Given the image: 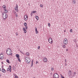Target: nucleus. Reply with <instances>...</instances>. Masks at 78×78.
Here are the masks:
<instances>
[{"instance_id":"f257e3e1","label":"nucleus","mask_w":78,"mask_h":78,"mask_svg":"<svg viewBox=\"0 0 78 78\" xmlns=\"http://www.w3.org/2000/svg\"><path fill=\"white\" fill-rule=\"evenodd\" d=\"M6 53L8 55H11L12 56V51L11 49L10 48H8L6 50Z\"/></svg>"},{"instance_id":"f03ea898","label":"nucleus","mask_w":78,"mask_h":78,"mask_svg":"<svg viewBox=\"0 0 78 78\" xmlns=\"http://www.w3.org/2000/svg\"><path fill=\"white\" fill-rule=\"evenodd\" d=\"M25 61L27 64H30V62H31L30 58L28 57H27L25 58Z\"/></svg>"},{"instance_id":"7ed1b4c3","label":"nucleus","mask_w":78,"mask_h":78,"mask_svg":"<svg viewBox=\"0 0 78 78\" xmlns=\"http://www.w3.org/2000/svg\"><path fill=\"white\" fill-rule=\"evenodd\" d=\"M68 74L70 77L71 78H73V76H72V71H71V70L69 71Z\"/></svg>"},{"instance_id":"20e7f679","label":"nucleus","mask_w":78,"mask_h":78,"mask_svg":"<svg viewBox=\"0 0 78 78\" xmlns=\"http://www.w3.org/2000/svg\"><path fill=\"white\" fill-rule=\"evenodd\" d=\"M68 43V40L67 38H65L63 41V44L65 45H67Z\"/></svg>"},{"instance_id":"39448f33","label":"nucleus","mask_w":78,"mask_h":78,"mask_svg":"<svg viewBox=\"0 0 78 78\" xmlns=\"http://www.w3.org/2000/svg\"><path fill=\"white\" fill-rule=\"evenodd\" d=\"M53 78H59V75L57 73H55L53 76Z\"/></svg>"},{"instance_id":"423d86ee","label":"nucleus","mask_w":78,"mask_h":78,"mask_svg":"<svg viewBox=\"0 0 78 78\" xmlns=\"http://www.w3.org/2000/svg\"><path fill=\"white\" fill-rule=\"evenodd\" d=\"M48 42L50 44H52V43H53V40H52V38H49Z\"/></svg>"},{"instance_id":"0eeeda50","label":"nucleus","mask_w":78,"mask_h":78,"mask_svg":"<svg viewBox=\"0 0 78 78\" xmlns=\"http://www.w3.org/2000/svg\"><path fill=\"white\" fill-rule=\"evenodd\" d=\"M28 15H26L24 16V19H25V20L27 21L28 19Z\"/></svg>"},{"instance_id":"6e6552de","label":"nucleus","mask_w":78,"mask_h":78,"mask_svg":"<svg viewBox=\"0 0 78 78\" xmlns=\"http://www.w3.org/2000/svg\"><path fill=\"white\" fill-rule=\"evenodd\" d=\"M8 17V16L7 15H5L4 16H3V19H4V20H5L6 19H7V17Z\"/></svg>"},{"instance_id":"1a4fd4ad","label":"nucleus","mask_w":78,"mask_h":78,"mask_svg":"<svg viewBox=\"0 0 78 78\" xmlns=\"http://www.w3.org/2000/svg\"><path fill=\"white\" fill-rule=\"evenodd\" d=\"M0 59H3V55L2 54H1L0 55Z\"/></svg>"},{"instance_id":"9d476101","label":"nucleus","mask_w":78,"mask_h":78,"mask_svg":"<svg viewBox=\"0 0 78 78\" xmlns=\"http://www.w3.org/2000/svg\"><path fill=\"white\" fill-rule=\"evenodd\" d=\"M23 31H24V32L25 33H27V30H26L25 29V27H23Z\"/></svg>"},{"instance_id":"9b49d317","label":"nucleus","mask_w":78,"mask_h":78,"mask_svg":"<svg viewBox=\"0 0 78 78\" xmlns=\"http://www.w3.org/2000/svg\"><path fill=\"white\" fill-rule=\"evenodd\" d=\"M44 62H47V58H44Z\"/></svg>"},{"instance_id":"f8f14e48","label":"nucleus","mask_w":78,"mask_h":78,"mask_svg":"<svg viewBox=\"0 0 78 78\" xmlns=\"http://www.w3.org/2000/svg\"><path fill=\"white\" fill-rule=\"evenodd\" d=\"M2 72H3V73H6V70H5L4 69H2Z\"/></svg>"},{"instance_id":"ddd939ff","label":"nucleus","mask_w":78,"mask_h":78,"mask_svg":"<svg viewBox=\"0 0 78 78\" xmlns=\"http://www.w3.org/2000/svg\"><path fill=\"white\" fill-rule=\"evenodd\" d=\"M16 57L17 58H20V56H19V54H16Z\"/></svg>"},{"instance_id":"4468645a","label":"nucleus","mask_w":78,"mask_h":78,"mask_svg":"<svg viewBox=\"0 0 78 78\" xmlns=\"http://www.w3.org/2000/svg\"><path fill=\"white\" fill-rule=\"evenodd\" d=\"M76 72H74V74L73 75V77H75V75H76Z\"/></svg>"},{"instance_id":"2eb2a0df","label":"nucleus","mask_w":78,"mask_h":78,"mask_svg":"<svg viewBox=\"0 0 78 78\" xmlns=\"http://www.w3.org/2000/svg\"><path fill=\"white\" fill-rule=\"evenodd\" d=\"M31 62L32 63H31V66L30 67H33V60L31 61Z\"/></svg>"},{"instance_id":"dca6fc26","label":"nucleus","mask_w":78,"mask_h":78,"mask_svg":"<svg viewBox=\"0 0 78 78\" xmlns=\"http://www.w3.org/2000/svg\"><path fill=\"white\" fill-rule=\"evenodd\" d=\"M2 15L3 17V16H5V15H6V13L5 12L2 13Z\"/></svg>"},{"instance_id":"f3484780","label":"nucleus","mask_w":78,"mask_h":78,"mask_svg":"<svg viewBox=\"0 0 78 78\" xmlns=\"http://www.w3.org/2000/svg\"><path fill=\"white\" fill-rule=\"evenodd\" d=\"M35 31L36 34H37V33H38V31H37V28L36 27H35Z\"/></svg>"},{"instance_id":"a211bd4d","label":"nucleus","mask_w":78,"mask_h":78,"mask_svg":"<svg viewBox=\"0 0 78 78\" xmlns=\"http://www.w3.org/2000/svg\"><path fill=\"white\" fill-rule=\"evenodd\" d=\"M15 9L16 11V12H18L19 11V10L18 9H17L16 7H15L14 8Z\"/></svg>"},{"instance_id":"6ab92c4d","label":"nucleus","mask_w":78,"mask_h":78,"mask_svg":"<svg viewBox=\"0 0 78 78\" xmlns=\"http://www.w3.org/2000/svg\"><path fill=\"white\" fill-rule=\"evenodd\" d=\"M35 18H36V19H37V20H39V17H38V16H35Z\"/></svg>"},{"instance_id":"aec40b11","label":"nucleus","mask_w":78,"mask_h":78,"mask_svg":"<svg viewBox=\"0 0 78 78\" xmlns=\"http://www.w3.org/2000/svg\"><path fill=\"white\" fill-rule=\"evenodd\" d=\"M3 8H4V9H6V6H5V5H4L3 6Z\"/></svg>"},{"instance_id":"412c9836","label":"nucleus","mask_w":78,"mask_h":78,"mask_svg":"<svg viewBox=\"0 0 78 78\" xmlns=\"http://www.w3.org/2000/svg\"><path fill=\"white\" fill-rule=\"evenodd\" d=\"M6 61V62H7L9 64H10L9 60L8 59H7Z\"/></svg>"},{"instance_id":"4be33fe9","label":"nucleus","mask_w":78,"mask_h":78,"mask_svg":"<svg viewBox=\"0 0 78 78\" xmlns=\"http://www.w3.org/2000/svg\"><path fill=\"white\" fill-rule=\"evenodd\" d=\"M26 55H27V56H29V55H30V54H29V53L28 52H27L26 53Z\"/></svg>"},{"instance_id":"5701e85b","label":"nucleus","mask_w":78,"mask_h":78,"mask_svg":"<svg viewBox=\"0 0 78 78\" xmlns=\"http://www.w3.org/2000/svg\"><path fill=\"white\" fill-rule=\"evenodd\" d=\"M13 14H16V11L13 10Z\"/></svg>"},{"instance_id":"b1692460","label":"nucleus","mask_w":78,"mask_h":78,"mask_svg":"<svg viewBox=\"0 0 78 78\" xmlns=\"http://www.w3.org/2000/svg\"><path fill=\"white\" fill-rule=\"evenodd\" d=\"M5 13H7L8 12V10H5Z\"/></svg>"},{"instance_id":"393cba45","label":"nucleus","mask_w":78,"mask_h":78,"mask_svg":"<svg viewBox=\"0 0 78 78\" xmlns=\"http://www.w3.org/2000/svg\"><path fill=\"white\" fill-rule=\"evenodd\" d=\"M13 69L14 71H16V68L15 67H13Z\"/></svg>"},{"instance_id":"a878e982","label":"nucleus","mask_w":78,"mask_h":78,"mask_svg":"<svg viewBox=\"0 0 78 78\" xmlns=\"http://www.w3.org/2000/svg\"><path fill=\"white\" fill-rule=\"evenodd\" d=\"M17 59H18V60L19 62H20L21 61L20 60V58H18Z\"/></svg>"},{"instance_id":"bb28decb","label":"nucleus","mask_w":78,"mask_h":78,"mask_svg":"<svg viewBox=\"0 0 78 78\" xmlns=\"http://www.w3.org/2000/svg\"><path fill=\"white\" fill-rule=\"evenodd\" d=\"M24 26H25V27H26V26H27V23H24Z\"/></svg>"},{"instance_id":"cd10ccee","label":"nucleus","mask_w":78,"mask_h":78,"mask_svg":"<svg viewBox=\"0 0 78 78\" xmlns=\"http://www.w3.org/2000/svg\"><path fill=\"white\" fill-rule=\"evenodd\" d=\"M62 47L64 48H66V46L65 45H63L62 46Z\"/></svg>"},{"instance_id":"c85d7f7f","label":"nucleus","mask_w":78,"mask_h":78,"mask_svg":"<svg viewBox=\"0 0 78 78\" xmlns=\"http://www.w3.org/2000/svg\"><path fill=\"white\" fill-rule=\"evenodd\" d=\"M16 9H18V5H17V4H16Z\"/></svg>"},{"instance_id":"c756f323","label":"nucleus","mask_w":78,"mask_h":78,"mask_svg":"<svg viewBox=\"0 0 78 78\" xmlns=\"http://www.w3.org/2000/svg\"><path fill=\"white\" fill-rule=\"evenodd\" d=\"M40 7H41V8H43V5L42 4H41L40 5Z\"/></svg>"},{"instance_id":"7c9ffc66","label":"nucleus","mask_w":78,"mask_h":78,"mask_svg":"<svg viewBox=\"0 0 78 78\" xmlns=\"http://www.w3.org/2000/svg\"><path fill=\"white\" fill-rule=\"evenodd\" d=\"M33 12H31L30 14V16H33Z\"/></svg>"},{"instance_id":"2f4dec72","label":"nucleus","mask_w":78,"mask_h":78,"mask_svg":"<svg viewBox=\"0 0 78 78\" xmlns=\"http://www.w3.org/2000/svg\"><path fill=\"white\" fill-rule=\"evenodd\" d=\"M72 3H73V4H75V1H73V2Z\"/></svg>"},{"instance_id":"473e14b6","label":"nucleus","mask_w":78,"mask_h":78,"mask_svg":"<svg viewBox=\"0 0 78 78\" xmlns=\"http://www.w3.org/2000/svg\"><path fill=\"white\" fill-rule=\"evenodd\" d=\"M15 16L16 17H17L18 16V15H17V14H15Z\"/></svg>"},{"instance_id":"72a5a7b5","label":"nucleus","mask_w":78,"mask_h":78,"mask_svg":"<svg viewBox=\"0 0 78 78\" xmlns=\"http://www.w3.org/2000/svg\"><path fill=\"white\" fill-rule=\"evenodd\" d=\"M73 31V30H72V29H71L70 30V32H71V33H72V32Z\"/></svg>"},{"instance_id":"f704fd0d","label":"nucleus","mask_w":78,"mask_h":78,"mask_svg":"<svg viewBox=\"0 0 78 78\" xmlns=\"http://www.w3.org/2000/svg\"><path fill=\"white\" fill-rule=\"evenodd\" d=\"M7 71H9V68L7 69Z\"/></svg>"},{"instance_id":"c9c22d12","label":"nucleus","mask_w":78,"mask_h":78,"mask_svg":"<svg viewBox=\"0 0 78 78\" xmlns=\"http://www.w3.org/2000/svg\"><path fill=\"white\" fill-rule=\"evenodd\" d=\"M25 28H26V30H27V29H28V27L26 26L25 27Z\"/></svg>"},{"instance_id":"e433bc0d","label":"nucleus","mask_w":78,"mask_h":78,"mask_svg":"<svg viewBox=\"0 0 78 78\" xmlns=\"http://www.w3.org/2000/svg\"><path fill=\"white\" fill-rule=\"evenodd\" d=\"M37 48L38 50H39V49H40V46H39Z\"/></svg>"},{"instance_id":"4c0bfd02","label":"nucleus","mask_w":78,"mask_h":78,"mask_svg":"<svg viewBox=\"0 0 78 78\" xmlns=\"http://www.w3.org/2000/svg\"><path fill=\"white\" fill-rule=\"evenodd\" d=\"M48 27H50V23H49L48 24Z\"/></svg>"},{"instance_id":"58836bf2","label":"nucleus","mask_w":78,"mask_h":78,"mask_svg":"<svg viewBox=\"0 0 78 78\" xmlns=\"http://www.w3.org/2000/svg\"><path fill=\"white\" fill-rule=\"evenodd\" d=\"M20 53H22V54H24L23 52H22V51H20Z\"/></svg>"},{"instance_id":"ea45409f","label":"nucleus","mask_w":78,"mask_h":78,"mask_svg":"<svg viewBox=\"0 0 78 78\" xmlns=\"http://www.w3.org/2000/svg\"><path fill=\"white\" fill-rule=\"evenodd\" d=\"M18 35V33L17 32L16 33V36H17Z\"/></svg>"},{"instance_id":"a19ab883","label":"nucleus","mask_w":78,"mask_h":78,"mask_svg":"<svg viewBox=\"0 0 78 78\" xmlns=\"http://www.w3.org/2000/svg\"><path fill=\"white\" fill-rule=\"evenodd\" d=\"M51 70H52V71H53V68H51Z\"/></svg>"},{"instance_id":"79ce46f5","label":"nucleus","mask_w":78,"mask_h":78,"mask_svg":"<svg viewBox=\"0 0 78 78\" xmlns=\"http://www.w3.org/2000/svg\"><path fill=\"white\" fill-rule=\"evenodd\" d=\"M11 67H12L11 66H9V69H11Z\"/></svg>"},{"instance_id":"37998d69","label":"nucleus","mask_w":78,"mask_h":78,"mask_svg":"<svg viewBox=\"0 0 78 78\" xmlns=\"http://www.w3.org/2000/svg\"><path fill=\"white\" fill-rule=\"evenodd\" d=\"M35 12H36V11H34L33 12V13H35Z\"/></svg>"},{"instance_id":"c03bdc74","label":"nucleus","mask_w":78,"mask_h":78,"mask_svg":"<svg viewBox=\"0 0 78 78\" xmlns=\"http://www.w3.org/2000/svg\"><path fill=\"white\" fill-rule=\"evenodd\" d=\"M15 78H18V77L17 76H16L15 77Z\"/></svg>"},{"instance_id":"a18cd8bd","label":"nucleus","mask_w":78,"mask_h":78,"mask_svg":"<svg viewBox=\"0 0 78 78\" xmlns=\"http://www.w3.org/2000/svg\"><path fill=\"white\" fill-rule=\"evenodd\" d=\"M65 62H66L67 61V60L65 59Z\"/></svg>"},{"instance_id":"49530a36","label":"nucleus","mask_w":78,"mask_h":78,"mask_svg":"<svg viewBox=\"0 0 78 78\" xmlns=\"http://www.w3.org/2000/svg\"><path fill=\"white\" fill-rule=\"evenodd\" d=\"M65 66H67V64H66V63H65Z\"/></svg>"},{"instance_id":"de8ad7c7","label":"nucleus","mask_w":78,"mask_h":78,"mask_svg":"<svg viewBox=\"0 0 78 78\" xmlns=\"http://www.w3.org/2000/svg\"><path fill=\"white\" fill-rule=\"evenodd\" d=\"M36 63H38V61H36Z\"/></svg>"},{"instance_id":"09e8293b","label":"nucleus","mask_w":78,"mask_h":78,"mask_svg":"<svg viewBox=\"0 0 78 78\" xmlns=\"http://www.w3.org/2000/svg\"><path fill=\"white\" fill-rule=\"evenodd\" d=\"M66 51H68V49H66Z\"/></svg>"},{"instance_id":"8fccbe9b","label":"nucleus","mask_w":78,"mask_h":78,"mask_svg":"<svg viewBox=\"0 0 78 78\" xmlns=\"http://www.w3.org/2000/svg\"><path fill=\"white\" fill-rule=\"evenodd\" d=\"M9 70H11V68L9 69Z\"/></svg>"},{"instance_id":"3c124183","label":"nucleus","mask_w":78,"mask_h":78,"mask_svg":"<svg viewBox=\"0 0 78 78\" xmlns=\"http://www.w3.org/2000/svg\"><path fill=\"white\" fill-rule=\"evenodd\" d=\"M9 72H11V70H9Z\"/></svg>"},{"instance_id":"603ef678","label":"nucleus","mask_w":78,"mask_h":78,"mask_svg":"<svg viewBox=\"0 0 78 78\" xmlns=\"http://www.w3.org/2000/svg\"><path fill=\"white\" fill-rule=\"evenodd\" d=\"M66 30H64V32H66Z\"/></svg>"},{"instance_id":"864d4df0","label":"nucleus","mask_w":78,"mask_h":78,"mask_svg":"<svg viewBox=\"0 0 78 78\" xmlns=\"http://www.w3.org/2000/svg\"><path fill=\"white\" fill-rule=\"evenodd\" d=\"M0 71H1V68H0Z\"/></svg>"},{"instance_id":"5fc2aeb1","label":"nucleus","mask_w":78,"mask_h":78,"mask_svg":"<svg viewBox=\"0 0 78 78\" xmlns=\"http://www.w3.org/2000/svg\"><path fill=\"white\" fill-rule=\"evenodd\" d=\"M37 63L36 62V64H37Z\"/></svg>"},{"instance_id":"6e6d98bb","label":"nucleus","mask_w":78,"mask_h":78,"mask_svg":"<svg viewBox=\"0 0 78 78\" xmlns=\"http://www.w3.org/2000/svg\"><path fill=\"white\" fill-rule=\"evenodd\" d=\"M34 78H35V77H34Z\"/></svg>"},{"instance_id":"4d7b16f0","label":"nucleus","mask_w":78,"mask_h":78,"mask_svg":"<svg viewBox=\"0 0 78 78\" xmlns=\"http://www.w3.org/2000/svg\"><path fill=\"white\" fill-rule=\"evenodd\" d=\"M1 76V75H0V77Z\"/></svg>"},{"instance_id":"13d9d810","label":"nucleus","mask_w":78,"mask_h":78,"mask_svg":"<svg viewBox=\"0 0 78 78\" xmlns=\"http://www.w3.org/2000/svg\"><path fill=\"white\" fill-rule=\"evenodd\" d=\"M14 78H15V77Z\"/></svg>"}]
</instances>
